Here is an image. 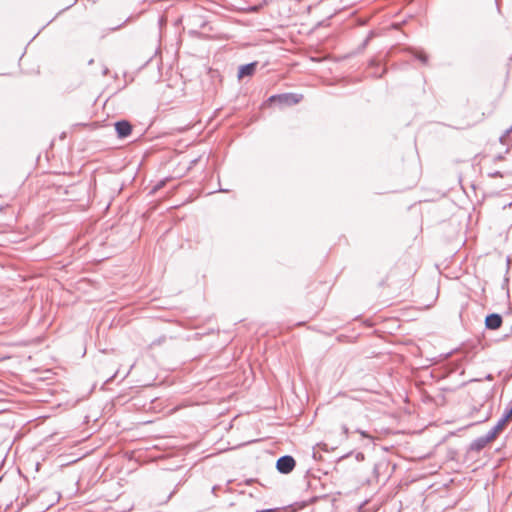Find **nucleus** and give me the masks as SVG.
Listing matches in <instances>:
<instances>
[{"mask_svg": "<svg viewBox=\"0 0 512 512\" xmlns=\"http://www.w3.org/2000/svg\"><path fill=\"white\" fill-rule=\"evenodd\" d=\"M409 52L419 60L422 64H428L429 57L423 50H417L415 48H409Z\"/></svg>", "mask_w": 512, "mask_h": 512, "instance_id": "obj_8", "label": "nucleus"}, {"mask_svg": "<svg viewBox=\"0 0 512 512\" xmlns=\"http://www.w3.org/2000/svg\"><path fill=\"white\" fill-rule=\"evenodd\" d=\"M503 323L502 316L498 313H491L485 317V327L488 330H497Z\"/></svg>", "mask_w": 512, "mask_h": 512, "instance_id": "obj_6", "label": "nucleus"}, {"mask_svg": "<svg viewBox=\"0 0 512 512\" xmlns=\"http://www.w3.org/2000/svg\"><path fill=\"white\" fill-rule=\"evenodd\" d=\"M217 486L212 487V492L215 493Z\"/></svg>", "mask_w": 512, "mask_h": 512, "instance_id": "obj_17", "label": "nucleus"}, {"mask_svg": "<svg viewBox=\"0 0 512 512\" xmlns=\"http://www.w3.org/2000/svg\"><path fill=\"white\" fill-rule=\"evenodd\" d=\"M301 99V96L295 93H283V94H277L272 95L269 97L268 101L270 103H276L278 102L281 105H294L297 104Z\"/></svg>", "mask_w": 512, "mask_h": 512, "instance_id": "obj_1", "label": "nucleus"}, {"mask_svg": "<svg viewBox=\"0 0 512 512\" xmlns=\"http://www.w3.org/2000/svg\"><path fill=\"white\" fill-rule=\"evenodd\" d=\"M2 481V477H0V482Z\"/></svg>", "mask_w": 512, "mask_h": 512, "instance_id": "obj_22", "label": "nucleus"}, {"mask_svg": "<svg viewBox=\"0 0 512 512\" xmlns=\"http://www.w3.org/2000/svg\"><path fill=\"white\" fill-rule=\"evenodd\" d=\"M250 10L253 12H257L259 10V8L257 6H253L250 8Z\"/></svg>", "mask_w": 512, "mask_h": 512, "instance_id": "obj_16", "label": "nucleus"}, {"mask_svg": "<svg viewBox=\"0 0 512 512\" xmlns=\"http://www.w3.org/2000/svg\"><path fill=\"white\" fill-rule=\"evenodd\" d=\"M512 418V405L507 407L502 415V417L498 420L496 425L490 430V432L497 437V435L503 430L506 424Z\"/></svg>", "mask_w": 512, "mask_h": 512, "instance_id": "obj_4", "label": "nucleus"}, {"mask_svg": "<svg viewBox=\"0 0 512 512\" xmlns=\"http://www.w3.org/2000/svg\"><path fill=\"white\" fill-rule=\"evenodd\" d=\"M509 334H512V325L510 326V332H509Z\"/></svg>", "mask_w": 512, "mask_h": 512, "instance_id": "obj_21", "label": "nucleus"}, {"mask_svg": "<svg viewBox=\"0 0 512 512\" xmlns=\"http://www.w3.org/2000/svg\"><path fill=\"white\" fill-rule=\"evenodd\" d=\"M489 176L494 178V177H503L504 175L500 171H495V172L490 173Z\"/></svg>", "mask_w": 512, "mask_h": 512, "instance_id": "obj_11", "label": "nucleus"}, {"mask_svg": "<svg viewBox=\"0 0 512 512\" xmlns=\"http://www.w3.org/2000/svg\"><path fill=\"white\" fill-rule=\"evenodd\" d=\"M496 438V436H494L490 431L486 434V435H483V436H480V437H477L476 439H474L470 445H469V448H468V451L470 452H480L482 449L485 448V446L493 441L494 439Z\"/></svg>", "mask_w": 512, "mask_h": 512, "instance_id": "obj_3", "label": "nucleus"}, {"mask_svg": "<svg viewBox=\"0 0 512 512\" xmlns=\"http://www.w3.org/2000/svg\"><path fill=\"white\" fill-rule=\"evenodd\" d=\"M108 73H109V69H108V67L104 66V67H103V70H102V74H103V76H106Z\"/></svg>", "mask_w": 512, "mask_h": 512, "instance_id": "obj_14", "label": "nucleus"}, {"mask_svg": "<svg viewBox=\"0 0 512 512\" xmlns=\"http://www.w3.org/2000/svg\"><path fill=\"white\" fill-rule=\"evenodd\" d=\"M164 185V181H160L152 190V192H156L157 190H159L160 188H162Z\"/></svg>", "mask_w": 512, "mask_h": 512, "instance_id": "obj_13", "label": "nucleus"}, {"mask_svg": "<svg viewBox=\"0 0 512 512\" xmlns=\"http://www.w3.org/2000/svg\"><path fill=\"white\" fill-rule=\"evenodd\" d=\"M133 18H134L133 16H129L128 18H126V20L122 24H119L116 27H113L112 30L116 31V30L122 28L126 23L130 22Z\"/></svg>", "mask_w": 512, "mask_h": 512, "instance_id": "obj_9", "label": "nucleus"}, {"mask_svg": "<svg viewBox=\"0 0 512 512\" xmlns=\"http://www.w3.org/2000/svg\"><path fill=\"white\" fill-rule=\"evenodd\" d=\"M164 340H165V337H162V338H160L159 340L154 341V342H153V344H156V343H157V344H160V343H161L162 341H164Z\"/></svg>", "mask_w": 512, "mask_h": 512, "instance_id": "obj_15", "label": "nucleus"}, {"mask_svg": "<svg viewBox=\"0 0 512 512\" xmlns=\"http://www.w3.org/2000/svg\"><path fill=\"white\" fill-rule=\"evenodd\" d=\"M507 133L512 132V126L506 131Z\"/></svg>", "mask_w": 512, "mask_h": 512, "instance_id": "obj_18", "label": "nucleus"}, {"mask_svg": "<svg viewBox=\"0 0 512 512\" xmlns=\"http://www.w3.org/2000/svg\"><path fill=\"white\" fill-rule=\"evenodd\" d=\"M296 466V461L291 455H283L277 459L276 469L281 474H289Z\"/></svg>", "mask_w": 512, "mask_h": 512, "instance_id": "obj_2", "label": "nucleus"}, {"mask_svg": "<svg viewBox=\"0 0 512 512\" xmlns=\"http://www.w3.org/2000/svg\"><path fill=\"white\" fill-rule=\"evenodd\" d=\"M219 191H220V192H227V190H226V189H220Z\"/></svg>", "mask_w": 512, "mask_h": 512, "instance_id": "obj_20", "label": "nucleus"}, {"mask_svg": "<svg viewBox=\"0 0 512 512\" xmlns=\"http://www.w3.org/2000/svg\"><path fill=\"white\" fill-rule=\"evenodd\" d=\"M356 432L359 433L362 437L371 438V436L364 430L356 429Z\"/></svg>", "mask_w": 512, "mask_h": 512, "instance_id": "obj_10", "label": "nucleus"}, {"mask_svg": "<svg viewBox=\"0 0 512 512\" xmlns=\"http://www.w3.org/2000/svg\"><path fill=\"white\" fill-rule=\"evenodd\" d=\"M342 431L346 438L349 436V428L346 425H342Z\"/></svg>", "mask_w": 512, "mask_h": 512, "instance_id": "obj_12", "label": "nucleus"}, {"mask_svg": "<svg viewBox=\"0 0 512 512\" xmlns=\"http://www.w3.org/2000/svg\"><path fill=\"white\" fill-rule=\"evenodd\" d=\"M93 62H94V60H93V59H90V60H89V62H88V64L90 65V64H92Z\"/></svg>", "mask_w": 512, "mask_h": 512, "instance_id": "obj_19", "label": "nucleus"}, {"mask_svg": "<svg viewBox=\"0 0 512 512\" xmlns=\"http://www.w3.org/2000/svg\"><path fill=\"white\" fill-rule=\"evenodd\" d=\"M257 66H258V62H256V61L241 65L238 69V74H237L238 78L242 79L244 77L252 76L255 73Z\"/></svg>", "mask_w": 512, "mask_h": 512, "instance_id": "obj_7", "label": "nucleus"}, {"mask_svg": "<svg viewBox=\"0 0 512 512\" xmlns=\"http://www.w3.org/2000/svg\"><path fill=\"white\" fill-rule=\"evenodd\" d=\"M117 137L124 139L132 132V124L128 120H119L114 124Z\"/></svg>", "mask_w": 512, "mask_h": 512, "instance_id": "obj_5", "label": "nucleus"}]
</instances>
